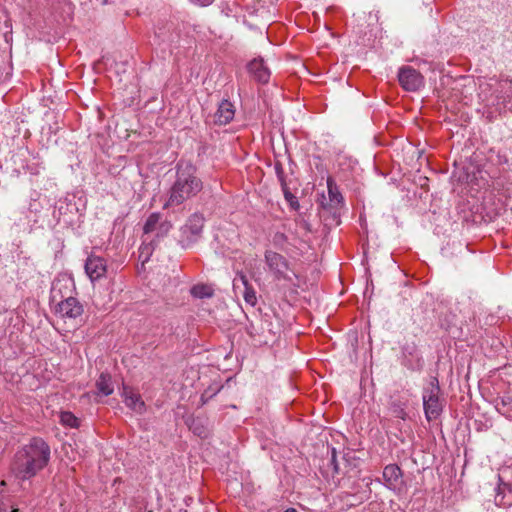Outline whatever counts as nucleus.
Wrapping results in <instances>:
<instances>
[{"instance_id":"nucleus-1","label":"nucleus","mask_w":512,"mask_h":512,"mask_svg":"<svg viewBox=\"0 0 512 512\" xmlns=\"http://www.w3.org/2000/svg\"><path fill=\"white\" fill-rule=\"evenodd\" d=\"M51 458L49 444L40 437H33L16 451L11 470L20 480H29L41 472Z\"/></svg>"},{"instance_id":"nucleus-2","label":"nucleus","mask_w":512,"mask_h":512,"mask_svg":"<svg viewBox=\"0 0 512 512\" xmlns=\"http://www.w3.org/2000/svg\"><path fill=\"white\" fill-rule=\"evenodd\" d=\"M203 189V182L197 176L196 167L189 162H179L176 179L167 192L163 209L179 207L195 197Z\"/></svg>"},{"instance_id":"nucleus-3","label":"nucleus","mask_w":512,"mask_h":512,"mask_svg":"<svg viewBox=\"0 0 512 512\" xmlns=\"http://www.w3.org/2000/svg\"><path fill=\"white\" fill-rule=\"evenodd\" d=\"M253 260H250L245 268L238 271L233 281V288L236 294L243 296L246 304L254 307L256 304V295L252 282L256 280L253 268Z\"/></svg>"},{"instance_id":"nucleus-4","label":"nucleus","mask_w":512,"mask_h":512,"mask_svg":"<svg viewBox=\"0 0 512 512\" xmlns=\"http://www.w3.org/2000/svg\"><path fill=\"white\" fill-rule=\"evenodd\" d=\"M265 262L275 279L294 283L293 279L296 278V274L283 255L270 250L266 251Z\"/></svg>"},{"instance_id":"nucleus-5","label":"nucleus","mask_w":512,"mask_h":512,"mask_svg":"<svg viewBox=\"0 0 512 512\" xmlns=\"http://www.w3.org/2000/svg\"><path fill=\"white\" fill-rule=\"evenodd\" d=\"M204 226V218L201 215L193 214L186 224L180 229L179 243L185 249L190 248L201 237Z\"/></svg>"},{"instance_id":"nucleus-6","label":"nucleus","mask_w":512,"mask_h":512,"mask_svg":"<svg viewBox=\"0 0 512 512\" xmlns=\"http://www.w3.org/2000/svg\"><path fill=\"white\" fill-rule=\"evenodd\" d=\"M398 81L408 92L419 91L425 85L423 75L411 66H402L398 71Z\"/></svg>"},{"instance_id":"nucleus-7","label":"nucleus","mask_w":512,"mask_h":512,"mask_svg":"<svg viewBox=\"0 0 512 512\" xmlns=\"http://www.w3.org/2000/svg\"><path fill=\"white\" fill-rule=\"evenodd\" d=\"M85 272L92 282L101 279L107 272L106 260L98 255H89L85 262Z\"/></svg>"},{"instance_id":"nucleus-8","label":"nucleus","mask_w":512,"mask_h":512,"mask_svg":"<svg viewBox=\"0 0 512 512\" xmlns=\"http://www.w3.org/2000/svg\"><path fill=\"white\" fill-rule=\"evenodd\" d=\"M57 313L62 318L76 319L83 314V305L75 297H67L57 305Z\"/></svg>"},{"instance_id":"nucleus-9","label":"nucleus","mask_w":512,"mask_h":512,"mask_svg":"<svg viewBox=\"0 0 512 512\" xmlns=\"http://www.w3.org/2000/svg\"><path fill=\"white\" fill-rule=\"evenodd\" d=\"M122 397L125 405L138 414H143L146 410V405L141 399L140 394L128 386H123Z\"/></svg>"},{"instance_id":"nucleus-10","label":"nucleus","mask_w":512,"mask_h":512,"mask_svg":"<svg viewBox=\"0 0 512 512\" xmlns=\"http://www.w3.org/2000/svg\"><path fill=\"white\" fill-rule=\"evenodd\" d=\"M235 116L234 105L229 100H222L218 109L214 114V123L218 125H226L230 123Z\"/></svg>"},{"instance_id":"nucleus-11","label":"nucleus","mask_w":512,"mask_h":512,"mask_svg":"<svg viewBox=\"0 0 512 512\" xmlns=\"http://www.w3.org/2000/svg\"><path fill=\"white\" fill-rule=\"evenodd\" d=\"M261 330L264 337L263 340H259L261 343L268 345L270 342H274L279 330L278 321L275 320V322H273L271 317L265 314L261 318Z\"/></svg>"},{"instance_id":"nucleus-12","label":"nucleus","mask_w":512,"mask_h":512,"mask_svg":"<svg viewBox=\"0 0 512 512\" xmlns=\"http://www.w3.org/2000/svg\"><path fill=\"white\" fill-rule=\"evenodd\" d=\"M403 354L405 358V365L411 370H421L424 365V361L418 353L415 344L406 345L403 347Z\"/></svg>"},{"instance_id":"nucleus-13","label":"nucleus","mask_w":512,"mask_h":512,"mask_svg":"<svg viewBox=\"0 0 512 512\" xmlns=\"http://www.w3.org/2000/svg\"><path fill=\"white\" fill-rule=\"evenodd\" d=\"M423 408L425 417L429 422L437 419L443 410L440 397L423 399Z\"/></svg>"},{"instance_id":"nucleus-14","label":"nucleus","mask_w":512,"mask_h":512,"mask_svg":"<svg viewBox=\"0 0 512 512\" xmlns=\"http://www.w3.org/2000/svg\"><path fill=\"white\" fill-rule=\"evenodd\" d=\"M6 485L5 480L0 481V512H23L11 502Z\"/></svg>"},{"instance_id":"nucleus-15","label":"nucleus","mask_w":512,"mask_h":512,"mask_svg":"<svg viewBox=\"0 0 512 512\" xmlns=\"http://www.w3.org/2000/svg\"><path fill=\"white\" fill-rule=\"evenodd\" d=\"M402 476V471L395 464L387 465L383 470V478L388 486H395Z\"/></svg>"},{"instance_id":"nucleus-16","label":"nucleus","mask_w":512,"mask_h":512,"mask_svg":"<svg viewBox=\"0 0 512 512\" xmlns=\"http://www.w3.org/2000/svg\"><path fill=\"white\" fill-rule=\"evenodd\" d=\"M327 188L330 205L335 208L339 207L343 203V196L332 178L327 179Z\"/></svg>"},{"instance_id":"nucleus-17","label":"nucleus","mask_w":512,"mask_h":512,"mask_svg":"<svg viewBox=\"0 0 512 512\" xmlns=\"http://www.w3.org/2000/svg\"><path fill=\"white\" fill-rule=\"evenodd\" d=\"M440 395V386L437 377H431L427 385L423 388L422 399L437 398Z\"/></svg>"},{"instance_id":"nucleus-18","label":"nucleus","mask_w":512,"mask_h":512,"mask_svg":"<svg viewBox=\"0 0 512 512\" xmlns=\"http://www.w3.org/2000/svg\"><path fill=\"white\" fill-rule=\"evenodd\" d=\"M96 386L99 392L105 396L111 395L114 391L111 376L106 373H101L99 379L96 382Z\"/></svg>"},{"instance_id":"nucleus-19","label":"nucleus","mask_w":512,"mask_h":512,"mask_svg":"<svg viewBox=\"0 0 512 512\" xmlns=\"http://www.w3.org/2000/svg\"><path fill=\"white\" fill-rule=\"evenodd\" d=\"M190 293L194 298L205 299L211 298L214 294V290L210 285L196 284L190 289Z\"/></svg>"},{"instance_id":"nucleus-20","label":"nucleus","mask_w":512,"mask_h":512,"mask_svg":"<svg viewBox=\"0 0 512 512\" xmlns=\"http://www.w3.org/2000/svg\"><path fill=\"white\" fill-rule=\"evenodd\" d=\"M495 504L502 507L512 506V489L506 486L502 491L499 489L495 496Z\"/></svg>"},{"instance_id":"nucleus-21","label":"nucleus","mask_w":512,"mask_h":512,"mask_svg":"<svg viewBox=\"0 0 512 512\" xmlns=\"http://www.w3.org/2000/svg\"><path fill=\"white\" fill-rule=\"evenodd\" d=\"M161 219H162V216L158 212H154V213L150 214L144 224V227H143L144 234L147 235L152 232H156Z\"/></svg>"},{"instance_id":"nucleus-22","label":"nucleus","mask_w":512,"mask_h":512,"mask_svg":"<svg viewBox=\"0 0 512 512\" xmlns=\"http://www.w3.org/2000/svg\"><path fill=\"white\" fill-rule=\"evenodd\" d=\"M59 417L60 423L63 426L70 428H78L80 425L79 419L70 411H62Z\"/></svg>"},{"instance_id":"nucleus-23","label":"nucleus","mask_w":512,"mask_h":512,"mask_svg":"<svg viewBox=\"0 0 512 512\" xmlns=\"http://www.w3.org/2000/svg\"><path fill=\"white\" fill-rule=\"evenodd\" d=\"M271 71L267 65H265L264 60L258 56V84L259 83H267L270 79Z\"/></svg>"},{"instance_id":"nucleus-24","label":"nucleus","mask_w":512,"mask_h":512,"mask_svg":"<svg viewBox=\"0 0 512 512\" xmlns=\"http://www.w3.org/2000/svg\"><path fill=\"white\" fill-rule=\"evenodd\" d=\"M281 189L290 208L294 211H298L300 209V204L297 197L290 191L288 186L282 187Z\"/></svg>"},{"instance_id":"nucleus-25","label":"nucleus","mask_w":512,"mask_h":512,"mask_svg":"<svg viewBox=\"0 0 512 512\" xmlns=\"http://www.w3.org/2000/svg\"><path fill=\"white\" fill-rule=\"evenodd\" d=\"M221 389H222V386H218V385L209 386L206 390H204V392L201 395V398H200L201 404L202 405L206 404L217 393H219Z\"/></svg>"},{"instance_id":"nucleus-26","label":"nucleus","mask_w":512,"mask_h":512,"mask_svg":"<svg viewBox=\"0 0 512 512\" xmlns=\"http://www.w3.org/2000/svg\"><path fill=\"white\" fill-rule=\"evenodd\" d=\"M172 229V223L168 220H160L158 228L156 230L157 237H164L166 236L170 230Z\"/></svg>"},{"instance_id":"nucleus-27","label":"nucleus","mask_w":512,"mask_h":512,"mask_svg":"<svg viewBox=\"0 0 512 512\" xmlns=\"http://www.w3.org/2000/svg\"><path fill=\"white\" fill-rule=\"evenodd\" d=\"M502 408H498L499 411H503V414L507 418H512V398H503L501 401Z\"/></svg>"},{"instance_id":"nucleus-28","label":"nucleus","mask_w":512,"mask_h":512,"mask_svg":"<svg viewBox=\"0 0 512 512\" xmlns=\"http://www.w3.org/2000/svg\"><path fill=\"white\" fill-rule=\"evenodd\" d=\"M392 412L395 417L400 418L402 420H405L407 418V412L405 411L404 406L398 402L393 403L392 405Z\"/></svg>"},{"instance_id":"nucleus-29","label":"nucleus","mask_w":512,"mask_h":512,"mask_svg":"<svg viewBox=\"0 0 512 512\" xmlns=\"http://www.w3.org/2000/svg\"><path fill=\"white\" fill-rule=\"evenodd\" d=\"M275 172H276L277 178H278V180L280 182L281 188L285 187V186H288V183L286 181V175H285V172L283 170V167L278 162L275 164Z\"/></svg>"},{"instance_id":"nucleus-30","label":"nucleus","mask_w":512,"mask_h":512,"mask_svg":"<svg viewBox=\"0 0 512 512\" xmlns=\"http://www.w3.org/2000/svg\"><path fill=\"white\" fill-rule=\"evenodd\" d=\"M286 241L287 237L284 233L277 232L273 236V243L278 247H282Z\"/></svg>"},{"instance_id":"nucleus-31","label":"nucleus","mask_w":512,"mask_h":512,"mask_svg":"<svg viewBox=\"0 0 512 512\" xmlns=\"http://www.w3.org/2000/svg\"><path fill=\"white\" fill-rule=\"evenodd\" d=\"M191 1L200 6H208L213 2V0H191Z\"/></svg>"},{"instance_id":"nucleus-32","label":"nucleus","mask_w":512,"mask_h":512,"mask_svg":"<svg viewBox=\"0 0 512 512\" xmlns=\"http://www.w3.org/2000/svg\"><path fill=\"white\" fill-rule=\"evenodd\" d=\"M193 432L201 437L204 436V429L199 427L192 428Z\"/></svg>"},{"instance_id":"nucleus-33","label":"nucleus","mask_w":512,"mask_h":512,"mask_svg":"<svg viewBox=\"0 0 512 512\" xmlns=\"http://www.w3.org/2000/svg\"><path fill=\"white\" fill-rule=\"evenodd\" d=\"M255 62H256V59H253L252 61L249 62L248 69L250 72H253Z\"/></svg>"},{"instance_id":"nucleus-34","label":"nucleus","mask_w":512,"mask_h":512,"mask_svg":"<svg viewBox=\"0 0 512 512\" xmlns=\"http://www.w3.org/2000/svg\"><path fill=\"white\" fill-rule=\"evenodd\" d=\"M283 512H298L297 509L293 508V507H289L287 508L285 511Z\"/></svg>"},{"instance_id":"nucleus-35","label":"nucleus","mask_w":512,"mask_h":512,"mask_svg":"<svg viewBox=\"0 0 512 512\" xmlns=\"http://www.w3.org/2000/svg\"><path fill=\"white\" fill-rule=\"evenodd\" d=\"M263 102H264V104H265L266 106H269V101H268V99H267V97H266V95H265V94L263 95Z\"/></svg>"},{"instance_id":"nucleus-36","label":"nucleus","mask_w":512,"mask_h":512,"mask_svg":"<svg viewBox=\"0 0 512 512\" xmlns=\"http://www.w3.org/2000/svg\"><path fill=\"white\" fill-rule=\"evenodd\" d=\"M335 456H336V451H335V449L333 448V449H332V461H334V460H335Z\"/></svg>"},{"instance_id":"nucleus-37","label":"nucleus","mask_w":512,"mask_h":512,"mask_svg":"<svg viewBox=\"0 0 512 512\" xmlns=\"http://www.w3.org/2000/svg\"><path fill=\"white\" fill-rule=\"evenodd\" d=\"M274 90H275L278 94H280V93H279V89H278L276 86H274Z\"/></svg>"}]
</instances>
